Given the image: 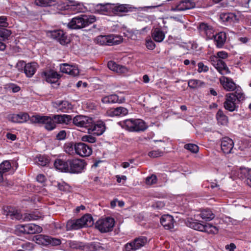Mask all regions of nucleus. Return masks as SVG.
<instances>
[{
    "mask_svg": "<svg viewBox=\"0 0 251 251\" xmlns=\"http://www.w3.org/2000/svg\"><path fill=\"white\" fill-rule=\"evenodd\" d=\"M8 215L12 219L21 220H23L24 215L21 214L17 210L9 211Z\"/></svg>",
    "mask_w": 251,
    "mask_h": 251,
    "instance_id": "43",
    "label": "nucleus"
},
{
    "mask_svg": "<svg viewBox=\"0 0 251 251\" xmlns=\"http://www.w3.org/2000/svg\"><path fill=\"white\" fill-rule=\"evenodd\" d=\"M76 143L72 142L67 143L64 146V150L66 153L69 155H74L76 154Z\"/></svg>",
    "mask_w": 251,
    "mask_h": 251,
    "instance_id": "32",
    "label": "nucleus"
},
{
    "mask_svg": "<svg viewBox=\"0 0 251 251\" xmlns=\"http://www.w3.org/2000/svg\"><path fill=\"white\" fill-rule=\"evenodd\" d=\"M36 242L40 245L47 246L49 245L50 236L42 234H39L34 237Z\"/></svg>",
    "mask_w": 251,
    "mask_h": 251,
    "instance_id": "37",
    "label": "nucleus"
},
{
    "mask_svg": "<svg viewBox=\"0 0 251 251\" xmlns=\"http://www.w3.org/2000/svg\"><path fill=\"white\" fill-rule=\"evenodd\" d=\"M52 106L57 112H66L71 108V104L66 100H57L52 102Z\"/></svg>",
    "mask_w": 251,
    "mask_h": 251,
    "instance_id": "19",
    "label": "nucleus"
},
{
    "mask_svg": "<svg viewBox=\"0 0 251 251\" xmlns=\"http://www.w3.org/2000/svg\"><path fill=\"white\" fill-rule=\"evenodd\" d=\"M30 120L32 123L44 124L45 128L49 131L52 130L56 127L53 116L51 118L48 116L35 115L32 116Z\"/></svg>",
    "mask_w": 251,
    "mask_h": 251,
    "instance_id": "6",
    "label": "nucleus"
},
{
    "mask_svg": "<svg viewBox=\"0 0 251 251\" xmlns=\"http://www.w3.org/2000/svg\"><path fill=\"white\" fill-rule=\"evenodd\" d=\"M246 177V183L248 185L251 187V169L247 170Z\"/></svg>",
    "mask_w": 251,
    "mask_h": 251,
    "instance_id": "60",
    "label": "nucleus"
},
{
    "mask_svg": "<svg viewBox=\"0 0 251 251\" xmlns=\"http://www.w3.org/2000/svg\"><path fill=\"white\" fill-rule=\"evenodd\" d=\"M200 217L205 221H211L215 217V214L208 209L202 210L200 214Z\"/></svg>",
    "mask_w": 251,
    "mask_h": 251,
    "instance_id": "36",
    "label": "nucleus"
},
{
    "mask_svg": "<svg viewBox=\"0 0 251 251\" xmlns=\"http://www.w3.org/2000/svg\"><path fill=\"white\" fill-rule=\"evenodd\" d=\"M93 224V218L90 214H86L81 218L69 220L66 224L67 230H76L83 226H90Z\"/></svg>",
    "mask_w": 251,
    "mask_h": 251,
    "instance_id": "3",
    "label": "nucleus"
},
{
    "mask_svg": "<svg viewBox=\"0 0 251 251\" xmlns=\"http://www.w3.org/2000/svg\"><path fill=\"white\" fill-rule=\"evenodd\" d=\"M94 122L92 118L83 116L76 115L73 119V123L76 126L85 127L89 130L90 126H92Z\"/></svg>",
    "mask_w": 251,
    "mask_h": 251,
    "instance_id": "10",
    "label": "nucleus"
},
{
    "mask_svg": "<svg viewBox=\"0 0 251 251\" xmlns=\"http://www.w3.org/2000/svg\"><path fill=\"white\" fill-rule=\"evenodd\" d=\"M38 164L42 166H45L50 162L49 159L45 156L40 155L38 157Z\"/></svg>",
    "mask_w": 251,
    "mask_h": 251,
    "instance_id": "49",
    "label": "nucleus"
},
{
    "mask_svg": "<svg viewBox=\"0 0 251 251\" xmlns=\"http://www.w3.org/2000/svg\"><path fill=\"white\" fill-rule=\"evenodd\" d=\"M58 6L64 10H69L74 13L84 12L86 10L83 3L74 0H61L58 2Z\"/></svg>",
    "mask_w": 251,
    "mask_h": 251,
    "instance_id": "4",
    "label": "nucleus"
},
{
    "mask_svg": "<svg viewBox=\"0 0 251 251\" xmlns=\"http://www.w3.org/2000/svg\"><path fill=\"white\" fill-rule=\"evenodd\" d=\"M47 36L57 40L61 45H65L70 42V38L66 32H47Z\"/></svg>",
    "mask_w": 251,
    "mask_h": 251,
    "instance_id": "15",
    "label": "nucleus"
},
{
    "mask_svg": "<svg viewBox=\"0 0 251 251\" xmlns=\"http://www.w3.org/2000/svg\"><path fill=\"white\" fill-rule=\"evenodd\" d=\"M198 28L201 31H207V30H212L211 26L204 23H200Z\"/></svg>",
    "mask_w": 251,
    "mask_h": 251,
    "instance_id": "52",
    "label": "nucleus"
},
{
    "mask_svg": "<svg viewBox=\"0 0 251 251\" xmlns=\"http://www.w3.org/2000/svg\"><path fill=\"white\" fill-rule=\"evenodd\" d=\"M95 41L100 45L111 46V35H100L96 38Z\"/></svg>",
    "mask_w": 251,
    "mask_h": 251,
    "instance_id": "30",
    "label": "nucleus"
},
{
    "mask_svg": "<svg viewBox=\"0 0 251 251\" xmlns=\"http://www.w3.org/2000/svg\"><path fill=\"white\" fill-rule=\"evenodd\" d=\"M148 155L151 157H158L163 155V152L159 150L152 151L149 152Z\"/></svg>",
    "mask_w": 251,
    "mask_h": 251,
    "instance_id": "54",
    "label": "nucleus"
},
{
    "mask_svg": "<svg viewBox=\"0 0 251 251\" xmlns=\"http://www.w3.org/2000/svg\"><path fill=\"white\" fill-rule=\"evenodd\" d=\"M8 26L7 18L5 16H0V26L6 27Z\"/></svg>",
    "mask_w": 251,
    "mask_h": 251,
    "instance_id": "56",
    "label": "nucleus"
},
{
    "mask_svg": "<svg viewBox=\"0 0 251 251\" xmlns=\"http://www.w3.org/2000/svg\"><path fill=\"white\" fill-rule=\"evenodd\" d=\"M216 119L218 124L221 125H226L228 123V118L224 113L223 111L219 109L216 114Z\"/></svg>",
    "mask_w": 251,
    "mask_h": 251,
    "instance_id": "35",
    "label": "nucleus"
},
{
    "mask_svg": "<svg viewBox=\"0 0 251 251\" xmlns=\"http://www.w3.org/2000/svg\"><path fill=\"white\" fill-rule=\"evenodd\" d=\"M156 181L157 177L154 175H152L151 176L147 177L146 179V184L149 185L154 184Z\"/></svg>",
    "mask_w": 251,
    "mask_h": 251,
    "instance_id": "55",
    "label": "nucleus"
},
{
    "mask_svg": "<svg viewBox=\"0 0 251 251\" xmlns=\"http://www.w3.org/2000/svg\"><path fill=\"white\" fill-rule=\"evenodd\" d=\"M36 180L38 182L41 183L43 185H44V183L46 182V178L44 175L39 174L37 176Z\"/></svg>",
    "mask_w": 251,
    "mask_h": 251,
    "instance_id": "62",
    "label": "nucleus"
},
{
    "mask_svg": "<svg viewBox=\"0 0 251 251\" xmlns=\"http://www.w3.org/2000/svg\"><path fill=\"white\" fill-rule=\"evenodd\" d=\"M11 167V165L9 161H3L0 164V171L3 174L8 172Z\"/></svg>",
    "mask_w": 251,
    "mask_h": 251,
    "instance_id": "42",
    "label": "nucleus"
},
{
    "mask_svg": "<svg viewBox=\"0 0 251 251\" xmlns=\"http://www.w3.org/2000/svg\"><path fill=\"white\" fill-rule=\"evenodd\" d=\"M86 166V162L81 159H69V173L79 174L84 171Z\"/></svg>",
    "mask_w": 251,
    "mask_h": 251,
    "instance_id": "8",
    "label": "nucleus"
},
{
    "mask_svg": "<svg viewBox=\"0 0 251 251\" xmlns=\"http://www.w3.org/2000/svg\"><path fill=\"white\" fill-rule=\"evenodd\" d=\"M40 217V216H38L35 213H25L24 214L23 221H29L31 220H36L38 219Z\"/></svg>",
    "mask_w": 251,
    "mask_h": 251,
    "instance_id": "44",
    "label": "nucleus"
},
{
    "mask_svg": "<svg viewBox=\"0 0 251 251\" xmlns=\"http://www.w3.org/2000/svg\"><path fill=\"white\" fill-rule=\"evenodd\" d=\"M147 126L146 123L140 119H135L133 131L138 132L144 131L147 129Z\"/></svg>",
    "mask_w": 251,
    "mask_h": 251,
    "instance_id": "33",
    "label": "nucleus"
},
{
    "mask_svg": "<svg viewBox=\"0 0 251 251\" xmlns=\"http://www.w3.org/2000/svg\"><path fill=\"white\" fill-rule=\"evenodd\" d=\"M92 130L94 134L97 135H101L105 130V126L103 122L99 121L95 123H93L92 126H90L89 130Z\"/></svg>",
    "mask_w": 251,
    "mask_h": 251,
    "instance_id": "20",
    "label": "nucleus"
},
{
    "mask_svg": "<svg viewBox=\"0 0 251 251\" xmlns=\"http://www.w3.org/2000/svg\"><path fill=\"white\" fill-rule=\"evenodd\" d=\"M53 117L55 124H58L68 125L72 121L71 116L66 114L55 115Z\"/></svg>",
    "mask_w": 251,
    "mask_h": 251,
    "instance_id": "28",
    "label": "nucleus"
},
{
    "mask_svg": "<svg viewBox=\"0 0 251 251\" xmlns=\"http://www.w3.org/2000/svg\"><path fill=\"white\" fill-rule=\"evenodd\" d=\"M115 224L114 219L110 217L101 219L97 221L96 227L101 232H107L112 230Z\"/></svg>",
    "mask_w": 251,
    "mask_h": 251,
    "instance_id": "7",
    "label": "nucleus"
},
{
    "mask_svg": "<svg viewBox=\"0 0 251 251\" xmlns=\"http://www.w3.org/2000/svg\"><path fill=\"white\" fill-rule=\"evenodd\" d=\"M17 66L24 67V73L28 77H32L35 73L38 67V65L36 62H30L26 64L24 61L18 62Z\"/></svg>",
    "mask_w": 251,
    "mask_h": 251,
    "instance_id": "13",
    "label": "nucleus"
},
{
    "mask_svg": "<svg viewBox=\"0 0 251 251\" xmlns=\"http://www.w3.org/2000/svg\"><path fill=\"white\" fill-rule=\"evenodd\" d=\"M42 77L49 83H53L55 79H58L61 75L53 70L45 71L41 74Z\"/></svg>",
    "mask_w": 251,
    "mask_h": 251,
    "instance_id": "21",
    "label": "nucleus"
},
{
    "mask_svg": "<svg viewBox=\"0 0 251 251\" xmlns=\"http://www.w3.org/2000/svg\"><path fill=\"white\" fill-rule=\"evenodd\" d=\"M10 32H0V50H4L6 45L2 42L7 39L10 35Z\"/></svg>",
    "mask_w": 251,
    "mask_h": 251,
    "instance_id": "39",
    "label": "nucleus"
},
{
    "mask_svg": "<svg viewBox=\"0 0 251 251\" xmlns=\"http://www.w3.org/2000/svg\"><path fill=\"white\" fill-rule=\"evenodd\" d=\"M160 223L166 229L172 230L174 227L173 217L169 215H164L160 219Z\"/></svg>",
    "mask_w": 251,
    "mask_h": 251,
    "instance_id": "22",
    "label": "nucleus"
},
{
    "mask_svg": "<svg viewBox=\"0 0 251 251\" xmlns=\"http://www.w3.org/2000/svg\"><path fill=\"white\" fill-rule=\"evenodd\" d=\"M29 119V115L26 113H20L18 114H12L8 116L9 121L13 123H24Z\"/></svg>",
    "mask_w": 251,
    "mask_h": 251,
    "instance_id": "18",
    "label": "nucleus"
},
{
    "mask_svg": "<svg viewBox=\"0 0 251 251\" xmlns=\"http://www.w3.org/2000/svg\"><path fill=\"white\" fill-rule=\"evenodd\" d=\"M107 66L110 70L119 74H125L128 72L126 67L119 65L112 61L108 62Z\"/></svg>",
    "mask_w": 251,
    "mask_h": 251,
    "instance_id": "23",
    "label": "nucleus"
},
{
    "mask_svg": "<svg viewBox=\"0 0 251 251\" xmlns=\"http://www.w3.org/2000/svg\"><path fill=\"white\" fill-rule=\"evenodd\" d=\"M152 37L155 41L161 42L163 40L165 35L164 32H152Z\"/></svg>",
    "mask_w": 251,
    "mask_h": 251,
    "instance_id": "45",
    "label": "nucleus"
},
{
    "mask_svg": "<svg viewBox=\"0 0 251 251\" xmlns=\"http://www.w3.org/2000/svg\"><path fill=\"white\" fill-rule=\"evenodd\" d=\"M69 159L66 161L57 159L54 162V165L56 169L61 172L69 173Z\"/></svg>",
    "mask_w": 251,
    "mask_h": 251,
    "instance_id": "27",
    "label": "nucleus"
},
{
    "mask_svg": "<svg viewBox=\"0 0 251 251\" xmlns=\"http://www.w3.org/2000/svg\"><path fill=\"white\" fill-rule=\"evenodd\" d=\"M17 229L21 232L28 234H36L42 231V228L41 226L33 224L19 225Z\"/></svg>",
    "mask_w": 251,
    "mask_h": 251,
    "instance_id": "12",
    "label": "nucleus"
},
{
    "mask_svg": "<svg viewBox=\"0 0 251 251\" xmlns=\"http://www.w3.org/2000/svg\"><path fill=\"white\" fill-rule=\"evenodd\" d=\"M22 248L26 250H31L33 249V245L32 243L30 242H26L22 245Z\"/></svg>",
    "mask_w": 251,
    "mask_h": 251,
    "instance_id": "63",
    "label": "nucleus"
},
{
    "mask_svg": "<svg viewBox=\"0 0 251 251\" xmlns=\"http://www.w3.org/2000/svg\"><path fill=\"white\" fill-rule=\"evenodd\" d=\"M187 225L195 230L205 232L210 234H217L218 232L217 227L210 224L203 225L196 219H190L187 221Z\"/></svg>",
    "mask_w": 251,
    "mask_h": 251,
    "instance_id": "5",
    "label": "nucleus"
},
{
    "mask_svg": "<svg viewBox=\"0 0 251 251\" xmlns=\"http://www.w3.org/2000/svg\"><path fill=\"white\" fill-rule=\"evenodd\" d=\"M234 142L232 140L227 137H224L221 140V149L225 153H229L233 148Z\"/></svg>",
    "mask_w": 251,
    "mask_h": 251,
    "instance_id": "17",
    "label": "nucleus"
},
{
    "mask_svg": "<svg viewBox=\"0 0 251 251\" xmlns=\"http://www.w3.org/2000/svg\"><path fill=\"white\" fill-rule=\"evenodd\" d=\"M125 100V99L124 98L119 99L117 95L112 94L103 97L101 99V101L103 103H121L124 102Z\"/></svg>",
    "mask_w": 251,
    "mask_h": 251,
    "instance_id": "24",
    "label": "nucleus"
},
{
    "mask_svg": "<svg viewBox=\"0 0 251 251\" xmlns=\"http://www.w3.org/2000/svg\"><path fill=\"white\" fill-rule=\"evenodd\" d=\"M147 242V238L141 236L136 238L133 241L126 244L125 249L126 251H135L145 246Z\"/></svg>",
    "mask_w": 251,
    "mask_h": 251,
    "instance_id": "11",
    "label": "nucleus"
},
{
    "mask_svg": "<svg viewBox=\"0 0 251 251\" xmlns=\"http://www.w3.org/2000/svg\"><path fill=\"white\" fill-rule=\"evenodd\" d=\"M217 56L219 59H226L228 57V54L225 51H219L217 53Z\"/></svg>",
    "mask_w": 251,
    "mask_h": 251,
    "instance_id": "64",
    "label": "nucleus"
},
{
    "mask_svg": "<svg viewBox=\"0 0 251 251\" xmlns=\"http://www.w3.org/2000/svg\"><path fill=\"white\" fill-rule=\"evenodd\" d=\"M146 47L147 48L151 50H153L155 47L154 43L151 39H148L146 40Z\"/></svg>",
    "mask_w": 251,
    "mask_h": 251,
    "instance_id": "61",
    "label": "nucleus"
},
{
    "mask_svg": "<svg viewBox=\"0 0 251 251\" xmlns=\"http://www.w3.org/2000/svg\"><path fill=\"white\" fill-rule=\"evenodd\" d=\"M198 71L199 73L202 72H206L208 71V67L203 64L202 62H199L198 64Z\"/></svg>",
    "mask_w": 251,
    "mask_h": 251,
    "instance_id": "58",
    "label": "nucleus"
},
{
    "mask_svg": "<svg viewBox=\"0 0 251 251\" xmlns=\"http://www.w3.org/2000/svg\"><path fill=\"white\" fill-rule=\"evenodd\" d=\"M128 110L124 107L120 106L109 109L107 113L110 116H123L128 114Z\"/></svg>",
    "mask_w": 251,
    "mask_h": 251,
    "instance_id": "25",
    "label": "nucleus"
},
{
    "mask_svg": "<svg viewBox=\"0 0 251 251\" xmlns=\"http://www.w3.org/2000/svg\"><path fill=\"white\" fill-rule=\"evenodd\" d=\"M110 5V3L101 4L99 3L96 5L95 11L100 14H103L104 12L107 11L108 6Z\"/></svg>",
    "mask_w": 251,
    "mask_h": 251,
    "instance_id": "38",
    "label": "nucleus"
},
{
    "mask_svg": "<svg viewBox=\"0 0 251 251\" xmlns=\"http://www.w3.org/2000/svg\"><path fill=\"white\" fill-rule=\"evenodd\" d=\"M111 40L112 46L120 44L123 41V38L121 36L111 35Z\"/></svg>",
    "mask_w": 251,
    "mask_h": 251,
    "instance_id": "51",
    "label": "nucleus"
},
{
    "mask_svg": "<svg viewBox=\"0 0 251 251\" xmlns=\"http://www.w3.org/2000/svg\"><path fill=\"white\" fill-rule=\"evenodd\" d=\"M220 18L223 22L227 23H234L237 20L236 16L233 13H223Z\"/></svg>",
    "mask_w": 251,
    "mask_h": 251,
    "instance_id": "31",
    "label": "nucleus"
},
{
    "mask_svg": "<svg viewBox=\"0 0 251 251\" xmlns=\"http://www.w3.org/2000/svg\"><path fill=\"white\" fill-rule=\"evenodd\" d=\"M81 140L84 142L93 143L96 141V139L92 135H85L82 137Z\"/></svg>",
    "mask_w": 251,
    "mask_h": 251,
    "instance_id": "53",
    "label": "nucleus"
},
{
    "mask_svg": "<svg viewBox=\"0 0 251 251\" xmlns=\"http://www.w3.org/2000/svg\"><path fill=\"white\" fill-rule=\"evenodd\" d=\"M76 154L81 157L89 156L92 153L91 147L81 142L76 143Z\"/></svg>",
    "mask_w": 251,
    "mask_h": 251,
    "instance_id": "14",
    "label": "nucleus"
},
{
    "mask_svg": "<svg viewBox=\"0 0 251 251\" xmlns=\"http://www.w3.org/2000/svg\"><path fill=\"white\" fill-rule=\"evenodd\" d=\"M135 120L134 119H127L124 121H121L118 123V124L121 126L129 131H133L134 123Z\"/></svg>",
    "mask_w": 251,
    "mask_h": 251,
    "instance_id": "34",
    "label": "nucleus"
},
{
    "mask_svg": "<svg viewBox=\"0 0 251 251\" xmlns=\"http://www.w3.org/2000/svg\"><path fill=\"white\" fill-rule=\"evenodd\" d=\"M184 148L193 153H197L199 151V147L193 144H187L184 145Z\"/></svg>",
    "mask_w": 251,
    "mask_h": 251,
    "instance_id": "48",
    "label": "nucleus"
},
{
    "mask_svg": "<svg viewBox=\"0 0 251 251\" xmlns=\"http://www.w3.org/2000/svg\"><path fill=\"white\" fill-rule=\"evenodd\" d=\"M66 137V132L65 130H62L59 131L56 136V138L58 140H62L65 139Z\"/></svg>",
    "mask_w": 251,
    "mask_h": 251,
    "instance_id": "59",
    "label": "nucleus"
},
{
    "mask_svg": "<svg viewBox=\"0 0 251 251\" xmlns=\"http://www.w3.org/2000/svg\"><path fill=\"white\" fill-rule=\"evenodd\" d=\"M96 20V17L94 15L77 16L72 19L67 24V26L70 29H79L94 23Z\"/></svg>",
    "mask_w": 251,
    "mask_h": 251,
    "instance_id": "2",
    "label": "nucleus"
},
{
    "mask_svg": "<svg viewBox=\"0 0 251 251\" xmlns=\"http://www.w3.org/2000/svg\"><path fill=\"white\" fill-rule=\"evenodd\" d=\"M157 6H144V7H140L138 8L135 7H131L129 5L127 4H112V7H111L112 9L113 12L116 14H119L123 12H127L129 11H133V9H138L141 11H147V10L149 8H155Z\"/></svg>",
    "mask_w": 251,
    "mask_h": 251,
    "instance_id": "9",
    "label": "nucleus"
},
{
    "mask_svg": "<svg viewBox=\"0 0 251 251\" xmlns=\"http://www.w3.org/2000/svg\"><path fill=\"white\" fill-rule=\"evenodd\" d=\"M204 83L197 79H190L188 81V86L191 88H196L202 86Z\"/></svg>",
    "mask_w": 251,
    "mask_h": 251,
    "instance_id": "41",
    "label": "nucleus"
},
{
    "mask_svg": "<svg viewBox=\"0 0 251 251\" xmlns=\"http://www.w3.org/2000/svg\"><path fill=\"white\" fill-rule=\"evenodd\" d=\"M35 5L39 6L46 7L50 5V0H34Z\"/></svg>",
    "mask_w": 251,
    "mask_h": 251,
    "instance_id": "50",
    "label": "nucleus"
},
{
    "mask_svg": "<svg viewBox=\"0 0 251 251\" xmlns=\"http://www.w3.org/2000/svg\"><path fill=\"white\" fill-rule=\"evenodd\" d=\"M60 70L63 73L67 74L74 76L78 75L79 73V70L76 66L71 65L68 63L60 64Z\"/></svg>",
    "mask_w": 251,
    "mask_h": 251,
    "instance_id": "16",
    "label": "nucleus"
},
{
    "mask_svg": "<svg viewBox=\"0 0 251 251\" xmlns=\"http://www.w3.org/2000/svg\"><path fill=\"white\" fill-rule=\"evenodd\" d=\"M49 242V245H51L52 246H58L61 243V240L60 239L53 238L50 236V240Z\"/></svg>",
    "mask_w": 251,
    "mask_h": 251,
    "instance_id": "57",
    "label": "nucleus"
},
{
    "mask_svg": "<svg viewBox=\"0 0 251 251\" xmlns=\"http://www.w3.org/2000/svg\"><path fill=\"white\" fill-rule=\"evenodd\" d=\"M215 68L217 70L221 73L223 70H228V68L226 63L221 59L217 62V63L215 64Z\"/></svg>",
    "mask_w": 251,
    "mask_h": 251,
    "instance_id": "46",
    "label": "nucleus"
},
{
    "mask_svg": "<svg viewBox=\"0 0 251 251\" xmlns=\"http://www.w3.org/2000/svg\"><path fill=\"white\" fill-rule=\"evenodd\" d=\"M245 96L242 91L237 88L234 92L226 94L224 102L225 108L230 111H237L238 103L244 100Z\"/></svg>",
    "mask_w": 251,
    "mask_h": 251,
    "instance_id": "1",
    "label": "nucleus"
},
{
    "mask_svg": "<svg viewBox=\"0 0 251 251\" xmlns=\"http://www.w3.org/2000/svg\"><path fill=\"white\" fill-rule=\"evenodd\" d=\"M181 4L182 5L183 7H177L176 9L179 10H185L186 9H189L193 8L195 7V4L194 3L191 2L189 0H186L185 1H183Z\"/></svg>",
    "mask_w": 251,
    "mask_h": 251,
    "instance_id": "40",
    "label": "nucleus"
},
{
    "mask_svg": "<svg viewBox=\"0 0 251 251\" xmlns=\"http://www.w3.org/2000/svg\"><path fill=\"white\" fill-rule=\"evenodd\" d=\"M69 246L73 249H81L83 250L84 245L82 243L76 241H70L69 243Z\"/></svg>",
    "mask_w": 251,
    "mask_h": 251,
    "instance_id": "47",
    "label": "nucleus"
},
{
    "mask_svg": "<svg viewBox=\"0 0 251 251\" xmlns=\"http://www.w3.org/2000/svg\"><path fill=\"white\" fill-rule=\"evenodd\" d=\"M221 82L224 89L226 91H234L236 88V84L230 78L224 77L223 80H221Z\"/></svg>",
    "mask_w": 251,
    "mask_h": 251,
    "instance_id": "29",
    "label": "nucleus"
},
{
    "mask_svg": "<svg viewBox=\"0 0 251 251\" xmlns=\"http://www.w3.org/2000/svg\"><path fill=\"white\" fill-rule=\"evenodd\" d=\"M212 37L214 38L216 46L219 48H222L226 39V32H217L215 35L213 34Z\"/></svg>",
    "mask_w": 251,
    "mask_h": 251,
    "instance_id": "26",
    "label": "nucleus"
}]
</instances>
